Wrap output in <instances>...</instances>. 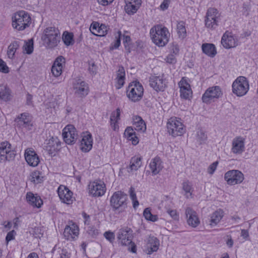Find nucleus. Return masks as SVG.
<instances>
[{
	"instance_id": "f257e3e1",
	"label": "nucleus",
	"mask_w": 258,
	"mask_h": 258,
	"mask_svg": "<svg viewBox=\"0 0 258 258\" xmlns=\"http://www.w3.org/2000/svg\"><path fill=\"white\" fill-rule=\"evenodd\" d=\"M150 33L153 42L158 46H164L169 41L168 29L162 25L155 26L151 29Z\"/></svg>"
},
{
	"instance_id": "f03ea898",
	"label": "nucleus",
	"mask_w": 258,
	"mask_h": 258,
	"mask_svg": "<svg viewBox=\"0 0 258 258\" xmlns=\"http://www.w3.org/2000/svg\"><path fill=\"white\" fill-rule=\"evenodd\" d=\"M42 37L44 44L48 48L56 46L60 40V33L57 28L54 27L46 28Z\"/></svg>"
},
{
	"instance_id": "7ed1b4c3",
	"label": "nucleus",
	"mask_w": 258,
	"mask_h": 258,
	"mask_svg": "<svg viewBox=\"0 0 258 258\" xmlns=\"http://www.w3.org/2000/svg\"><path fill=\"white\" fill-rule=\"evenodd\" d=\"M127 195L122 191L114 192L110 199V206L113 211L123 212L127 206Z\"/></svg>"
},
{
	"instance_id": "20e7f679",
	"label": "nucleus",
	"mask_w": 258,
	"mask_h": 258,
	"mask_svg": "<svg viewBox=\"0 0 258 258\" xmlns=\"http://www.w3.org/2000/svg\"><path fill=\"white\" fill-rule=\"evenodd\" d=\"M31 21L29 14L24 11H20L13 16L12 26L14 29L22 31L30 26Z\"/></svg>"
},
{
	"instance_id": "39448f33",
	"label": "nucleus",
	"mask_w": 258,
	"mask_h": 258,
	"mask_svg": "<svg viewBox=\"0 0 258 258\" xmlns=\"http://www.w3.org/2000/svg\"><path fill=\"white\" fill-rule=\"evenodd\" d=\"M144 93V88L142 84L138 81H133L130 83L126 89V95L133 102L141 100Z\"/></svg>"
},
{
	"instance_id": "423d86ee",
	"label": "nucleus",
	"mask_w": 258,
	"mask_h": 258,
	"mask_svg": "<svg viewBox=\"0 0 258 258\" xmlns=\"http://www.w3.org/2000/svg\"><path fill=\"white\" fill-rule=\"evenodd\" d=\"M232 87L233 93L238 97H241L249 90L248 81L245 77L239 76L233 82Z\"/></svg>"
},
{
	"instance_id": "0eeeda50",
	"label": "nucleus",
	"mask_w": 258,
	"mask_h": 258,
	"mask_svg": "<svg viewBox=\"0 0 258 258\" xmlns=\"http://www.w3.org/2000/svg\"><path fill=\"white\" fill-rule=\"evenodd\" d=\"M132 231L130 228L120 229L118 233L117 238L121 245L128 246V250L133 253L136 252V246L132 242Z\"/></svg>"
},
{
	"instance_id": "6e6552de",
	"label": "nucleus",
	"mask_w": 258,
	"mask_h": 258,
	"mask_svg": "<svg viewBox=\"0 0 258 258\" xmlns=\"http://www.w3.org/2000/svg\"><path fill=\"white\" fill-rule=\"evenodd\" d=\"M167 128L169 135L173 137L181 136L185 132L183 124L176 117H171L168 119Z\"/></svg>"
},
{
	"instance_id": "1a4fd4ad",
	"label": "nucleus",
	"mask_w": 258,
	"mask_h": 258,
	"mask_svg": "<svg viewBox=\"0 0 258 258\" xmlns=\"http://www.w3.org/2000/svg\"><path fill=\"white\" fill-rule=\"evenodd\" d=\"M220 14L215 8H211L208 10L205 20V26L208 28L215 29L218 26Z\"/></svg>"
},
{
	"instance_id": "9d476101",
	"label": "nucleus",
	"mask_w": 258,
	"mask_h": 258,
	"mask_svg": "<svg viewBox=\"0 0 258 258\" xmlns=\"http://www.w3.org/2000/svg\"><path fill=\"white\" fill-rule=\"evenodd\" d=\"M223 93L221 88L215 86L208 88L202 96L203 102L210 104L215 99H218L222 96Z\"/></svg>"
},
{
	"instance_id": "9b49d317",
	"label": "nucleus",
	"mask_w": 258,
	"mask_h": 258,
	"mask_svg": "<svg viewBox=\"0 0 258 258\" xmlns=\"http://www.w3.org/2000/svg\"><path fill=\"white\" fill-rule=\"evenodd\" d=\"M224 179L228 185H234L243 181L244 175L238 170H231L225 173Z\"/></svg>"
},
{
	"instance_id": "f8f14e48",
	"label": "nucleus",
	"mask_w": 258,
	"mask_h": 258,
	"mask_svg": "<svg viewBox=\"0 0 258 258\" xmlns=\"http://www.w3.org/2000/svg\"><path fill=\"white\" fill-rule=\"evenodd\" d=\"M75 94L79 97H84L89 93L88 84L81 78H75L73 81Z\"/></svg>"
},
{
	"instance_id": "ddd939ff",
	"label": "nucleus",
	"mask_w": 258,
	"mask_h": 258,
	"mask_svg": "<svg viewBox=\"0 0 258 258\" xmlns=\"http://www.w3.org/2000/svg\"><path fill=\"white\" fill-rule=\"evenodd\" d=\"M15 154L11 149V145L8 142H4L0 144V162H5L14 158Z\"/></svg>"
},
{
	"instance_id": "4468645a",
	"label": "nucleus",
	"mask_w": 258,
	"mask_h": 258,
	"mask_svg": "<svg viewBox=\"0 0 258 258\" xmlns=\"http://www.w3.org/2000/svg\"><path fill=\"white\" fill-rule=\"evenodd\" d=\"M62 136L64 142L68 144H73L78 139L77 130L73 125L69 124L63 130Z\"/></svg>"
},
{
	"instance_id": "2eb2a0df",
	"label": "nucleus",
	"mask_w": 258,
	"mask_h": 258,
	"mask_svg": "<svg viewBox=\"0 0 258 258\" xmlns=\"http://www.w3.org/2000/svg\"><path fill=\"white\" fill-rule=\"evenodd\" d=\"M221 44L226 49L234 48L238 45V39L231 32L226 31L222 37Z\"/></svg>"
},
{
	"instance_id": "dca6fc26",
	"label": "nucleus",
	"mask_w": 258,
	"mask_h": 258,
	"mask_svg": "<svg viewBox=\"0 0 258 258\" xmlns=\"http://www.w3.org/2000/svg\"><path fill=\"white\" fill-rule=\"evenodd\" d=\"M57 193L62 202L70 204L73 202V192L66 186L60 185L57 189Z\"/></svg>"
},
{
	"instance_id": "f3484780",
	"label": "nucleus",
	"mask_w": 258,
	"mask_h": 258,
	"mask_svg": "<svg viewBox=\"0 0 258 258\" xmlns=\"http://www.w3.org/2000/svg\"><path fill=\"white\" fill-rule=\"evenodd\" d=\"M89 193L94 197H100L105 192V185L103 182L94 181L89 184Z\"/></svg>"
},
{
	"instance_id": "a211bd4d",
	"label": "nucleus",
	"mask_w": 258,
	"mask_h": 258,
	"mask_svg": "<svg viewBox=\"0 0 258 258\" xmlns=\"http://www.w3.org/2000/svg\"><path fill=\"white\" fill-rule=\"evenodd\" d=\"M245 150V139L241 136L233 139L232 142L231 152L236 155L241 154Z\"/></svg>"
},
{
	"instance_id": "6ab92c4d",
	"label": "nucleus",
	"mask_w": 258,
	"mask_h": 258,
	"mask_svg": "<svg viewBox=\"0 0 258 258\" xmlns=\"http://www.w3.org/2000/svg\"><path fill=\"white\" fill-rule=\"evenodd\" d=\"M25 158L28 164L32 167L37 166L40 162L38 155L32 148H28L25 151Z\"/></svg>"
},
{
	"instance_id": "aec40b11",
	"label": "nucleus",
	"mask_w": 258,
	"mask_h": 258,
	"mask_svg": "<svg viewBox=\"0 0 258 258\" xmlns=\"http://www.w3.org/2000/svg\"><path fill=\"white\" fill-rule=\"evenodd\" d=\"M20 126L30 130L32 126V117L28 113L24 112L18 115L15 120Z\"/></svg>"
},
{
	"instance_id": "412c9836",
	"label": "nucleus",
	"mask_w": 258,
	"mask_h": 258,
	"mask_svg": "<svg viewBox=\"0 0 258 258\" xmlns=\"http://www.w3.org/2000/svg\"><path fill=\"white\" fill-rule=\"evenodd\" d=\"M80 143L82 151L84 152H89L92 148L93 139L91 134L88 132L83 133Z\"/></svg>"
},
{
	"instance_id": "4be33fe9",
	"label": "nucleus",
	"mask_w": 258,
	"mask_h": 258,
	"mask_svg": "<svg viewBox=\"0 0 258 258\" xmlns=\"http://www.w3.org/2000/svg\"><path fill=\"white\" fill-rule=\"evenodd\" d=\"M150 85L156 91H163L166 87L165 81L160 76H152L149 80Z\"/></svg>"
},
{
	"instance_id": "5701e85b",
	"label": "nucleus",
	"mask_w": 258,
	"mask_h": 258,
	"mask_svg": "<svg viewBox=\"0 0 258 258\" xmlns=\"http://www.w3.org/2000/svg\"><path fill=\"white\" fill-rule=\"evenodd\" d=\"M185 215L187 218L188 224L192 227H196L200 224V220L197 216V213L190 208H187L185 210Z\"/></svg>"
},
{
	"instance_id": "b1692460",
	"label": "nucleus",
	"mask_w": 258,
	"mask_h": 258,
	"mask_svg": "<svg viewBox=\"0 0 258 258\" xmlns=\"http://www.w3.org/2000/svg\"><path fill=\"white\" fill-rule=\"evenodd\" d=\"M79 234V228L75 224L67 226L64 230L63 235L67 240H73Z\"/></svg>"
},
{
	"instance_id": "393cba45",
	"label": "nucleus",
	"mask_w": 258,
	"mask_h": 258,
	"mask_svg": "<svg viewBox=\"0 0 258 258\" xmlns=\"http://www.w3.org/2000/svg\"><path fill=\"white\" fill-rule=\"evenodd\" d=\"M179 86L181 98L187 99L192 96L190 85L185 80L182 79L179 83Z\"/></svg>"
},
{
	"instance_id": "a878e982",
	"label": "nucleus",
	"mask_w": 258,
	"mask_h": 258,
	"mask_svg": "<svg viewBox=\"0 0 258 258\" xmlns=\"http://www.w3.org/2000/svg\"><path fill=\"white\" fill-rule=\"evenodd\" d=\"M65 59L59 56L55 59L51 67V73L55 77H59L62 73V63H64Z\"/></svg>"
},
{
	"instance_id": "bb28decb",
	"label": "nucleus",
	"mask_w": 258,
	"mask_h": 258,
	"mask_svg": "<svg viewBox=\"0 0 258 258\" xmlns=\"http://www.w3.org/2000/svg\"><path fill=\"white\" fill-rule=\"evenodd\" d=\"M153 175L158 174L163 168L162 162L158 157L153 159L149 165Z\"/></svg>"
},
{
	"instance_id": "cd10ccee",
	"label": "nucleus",
	"mask_w": 258,
	"mask_h": 258,
	"mask_svg": "<svg viewBox=\"0 0 258 258\" xmlns=\"http://www.w3.org/2000/svg\"><path fill=\"white\" fill-rule=\"evenodd\" d=\"M159 245L158 239L154 236H150L147 244V254H151L152 252L157 251Z\"/></svg>"
},
{
	"instance_id": "c85d7f7f",
	"label": "nucleus",
	"mask_w": 258,
	"mask_h": 258,
	"mask_svg": "<svg viewBox=\"0 0 258 258\" xmlns=\"http://www.w3.org/2000/svg\"><path fill=\"white\" fill-rule=\"evenodd\" d=\"M26 199L29 204L34 207L40 208L43 204L42 200L39 196H35L31 192L27 194Z\"/></svg>"
},
{
	"instance_id": "c756f323",
	"label": "nucleus",
	"mask_w": 258,
	"mask_h": 258,
	"mask_svg": "<svg viewBox=\"0 0 258 258\" xmlns=\"http://www.w3.org/2000/svg\"><path fill=\"white\" fill-rule=\"evenodd\" d=\"M133 125L135 130L144 133L146 130V125L144 120L139 116H136L133 118Z\"/></svg>"
},
{
	"instance_id": "7c9ffc66",
	"label": "nucleus",
	"mask_w": 258,
	"mask_h": 258,
	"mask_svg": "<svg viewBox=\"0 0 258 258\" xmlns=\"http://www.w3.org/2000/svg\"><path fill=\"white\" fill-rule=\"evenodd\" d=\"M203 52L211 57H214L217 54L215 45L212 43H204L202 45Z\"/></svg>"
},
{
	"instance_id": "2f4dec72",
	"label": "nucleus",
	"mask_w": 258,
	"mask_h": 258,
	"mask_svg": "<svg viewBox=\"0 0 258 258\" xmlns=\"http://www.w3.org/2000/svg\"><path fill=\"white\" fill-rule=\"evenodd\" d=\"M125 79V70L123 67L120 66L117 71L116 74V87L119 89L121 88L124 85Z\"/></svg>"
},
{
	"instance_id": "473e14b6",
	"label": "nucleus",
	"mask_w": 258,
	"mask_h": 258,
	"mask_svg": "<svg viewBox=\"0 0 258 258\" xmlns=\"http://www.w3.org/2000/svg\"><path fill=\"white\" fill-rule=\"evenodd\" d=\"M224 216L223 211L219 209L214 212L211 216L210 225L212 226L216 225Z\"/></svg>"
},
{
	"instance_id": "72a5a7b5",
	"label": "nucleus",
	"mask_w": 258,
	"mask_h": 258,
	"mask_svg": "<svg viewBox=\"0 0 258 258\" xmlns=\"http://www.w3.org/2000/svg\"><path fill=\"white\" fill-rule=\"evenodd\" d=\"M11 91L7 86H0V99L4 101H8L11 99Z\"/></svg>"
},
{
	"instance_id": "f704fd0d",
	"label": "nucleus",
	"mask_w": 258,
	"mask_h": 258,
	"mask_svg": "<svg viewBox=\"0 0 258 258\" xmlns=\"http://www.w3.org/2000/svg\"><path fill=\"white\" fill-rule=\"evenodd\" d=\"M124 135L128 140L132 141L133 145H136L139 143V139L132 127L129 126L125 129Z\"/></svg>"
},
{
	"instance_id": "c9c22d12",
	"label": "nucleus",
	"mask_w": 258,
	"mask_h": 258,
	"mask_svg": "<svg viewBox=\"0 0 258 258\" xmlns=\"http://www.w3.org/2000/svg\"><path fill=\"white\" fill-rule=\"evenodd\" d=\"M59 145L58 139L56 138L52 137L48 141L46 148L50 153H52L57 149Z\"/></svg>"
},
{
	"instance_id": "e433bc0d",
	"label": "nucleus",
	"mask_w": 258,
	"mask_h": 258,
	"mask_svg": "<svg viewBox=\"0 0 258 258\" xmlns=\"http://www.w3.org/2000/svg\"><path fill=\"white\" fill-rule=\"evenodd\" d=\"M182 187L184 191V195L186 198L192 197V192L194 190L191 182L188 180L184 181L182 184Z\"/></svg>"
},
{
	"instance_id": "4c0bfd02",
	"label": "nucleus",
	"mask_w": 258,
	"mask_h": 258,
	"mask_svg": "<svg viewBox=\"0 0 258 258\" xmlns=\"http://www.w3.org/2000/svg\"><path fill=\"white\" fill-rule=\"evenodd\" d=\"M142 165V158L141 157L134 156L130 160L129 169L131 171H137Z\"/></svg>"
},
{
	"instance_id": "58836bf2",
	"label": "nucleus",
	"mask_w": 258,
	"mask_h": 258,
	"mask_svg": "<svg viewBox=\"0 0 258 258\" xmlns=\"http://www.w3.org/2000/svg\"><path fill=\"white\" fill-rule=\"evenodd\" d=\"M120 110L119 108H117L115 111L112 112L110 117V124L113 128V130H115L118 125L116 124L118 120L120 119Z\"/></svg>"
},
{
	"instance_id": "ea45409f",
	"label": "nucleus",
	"mask_w": 258,
	"mask_h": 258,
	"mask_svg": "<svg viewBox=\"0 0 258 258\" xmlns=\"http://www.w3.org/2000/svg\"><path fill=\"white\" fill-rule=\"evenodd\" d=\"M20 46V42L15 41L12 42L8 46L7 55L9 58L13 59L17 49Z\"/></svg>"
},
{
	"instance_id": "a19ab883",
	"label": "nucleus",
	"mask_w": 258,
	"mask_h": 258,
	"mask_svg": "<svg viewBox=\"0 0 258 258\" xmlns=\"http://www.w3.org/2000/svg\"><path fill=\"white\" fill-rule=\"evenodd\" d=\"M207 140V135L202 129H198L196 134V140L199 145L205 143Z\"/></svg>"
},
{
	"instance_id": "79ce46f5",
	"label": "nucleus",
	"mask_w": 258,
	"mask_h": 258,
	"mask_svg": "<svg viewBox=\"0 0 258 258\" xmlns=\"http://www.w3.org/2000/svg\"><path fill=\"white\" fill-rule=\"evenodd\" d=\"M31 181L35 184L41 183L44 179L43 173L38 171L35 170L31 173Z\"/></svg>"
},
{
	"instance_id": "37998d69",
	"label": "nucleus",
	"mask_w": 258,
	"mask_h": 258,
	"mask_svg": "<svg viewBox=\"0 0 258 258\" xmlns=\"http://www.w3.org/2000/svg\"><path fill=\"white\" fill-rule=\"evenodd\" d=\"M177 32L179 38L183 39L186 36V30L185 23L183 21L178 22L176 26Z\"/></svg>"
},
{
	"instance_id": "c03bdc74",
	"label": "nucleus",
	"mask_w": 258,
	"mask_h": 258,
	"mask_svg": "<svg viewBox=\"0 0 258 258\" xmlns=\"http://www.w3.org/2000/svg\"><path fill=\"white\" fill-rule=\"evenodd\" d=\"M73 34L65 31L62 35V40L67 46L72 45L74 44Z\"/></svg>"
},
{
	"instance_id": "a18cd8bd",
	"label": "nucleus",
	"mask_w": 258,
	"mask_h": 258,
	"mask_svg": "<svg viewBox=\"0 0 258 258\" xmlns=\"http://www.w3.org/2000/svg\"><path fill=\"white\" fill-rule=\"evenodd\" d=\"M125 6V12L129 15H133L136 13L138 9L139 8L140 6L132 5L131 4V2H128V1H126Z\"/></svg>"
},
{
	"instance_id": "49530a36",
	"label": "nucleus",
	"mask_w": 258,
	"mask_h": 258,
	"mask_svg": "<svg viewBox=\"0 0 258 258\" xmlns=\"http://www.w3.org/2000/svg\"><path fill=\"white\" fill-rule=\"evenodd\" d=\"M143 215L145 219L152 222L156 221L158 219V217L156 215H153L151 212L150 208H146L143 212Z\"/></svg>"
},
{
	"instance_id": "de8ad7c7",
	"label": "nucleus",
	"mask_w": 258,
	"mask_h": 258,
	"mask_svg": "<svg viewBox=\"0 0 258 258\" xmlns=\"http://www.w3.org/2000/svg\"><path fill=\"white\" fill-rule=\"evenodd\" d=\"M24 50L28 54H31L33 51V41L32 39L28 40V41L25 42L23 46Z\"/></svg>"
},
{
	"instance_id": "09e8293b",
	"label": "nucleus",
	"mask_w": 258,
	"mask_h": 258,
	"mask_svg": "<svg viewBox=\"0 0 258 258\" xmlns=\"http://www.w3.org/2000/svg\"><path fill=\"white\" fill-rule=\"evenodd\" d=\"M117 34V36H115L116 40L112 44H111V46H110V49L111 50L118 48L120 45V38L121 36V33L120 31H118Z\"/></svg>"
},
{
	"instance_id": "8fccbe9b",
	"label": "nucleus",
	"mask_w": 258,
	"mask_h": 258,
	"mask_svg": "<svg viewBox=\"0 0 258 258\" xmlns=\"http://www.w3.org/2000/svg\"><path fill=\"white\" fill-rule=\"evenodd\" d=\"M99 23L96 22H94L91 24L90 27V30L93 34L98 36L97 33H98L99 30Z\"/></svg>"
},
{
	"instance_id": "3c124183",
	"label": "nucleus",
	"mask_w": 258,
	"mask_h": 258,
	"mask_svg": "<svg viewBox=\"0 0 258 258\" xmlns=\"http://www.w3.org/2000/svg\"><path fill=\"white\" fill-rule=\"evenodd\" d=\"M98 30V33H97L98 36H103L107 34L108 28L105 24H101L100 25H99Z\"/></svg>"
},
{
	"instance_id": "603ef678",
	"label": "nucleus",
	"mask_w": 258,
	"mask_h": 258,
	"mask_svg": "<svg viewBox=\"0 0 258 258\" xmlns=\"http://www.w3.org/2000/svg\"><path fill=\"white\" fill-rule=\"evenodd\" d=\"M0 72L4 73H8L9 69L7 66L6 63L1 58H0Z\"/></svg>"
},
{
	"instance_id": "864d4df0",
	"label": "nucleus",
	"mask_w": 258,
	"mask_h": 258,
	"mask_svg": "<svg viewBox=\"0 0 258 258\" xmlns=\"http://www.w3.org/2000/svg\"><path fill=\"white\" fill-rule=\"evenodd\" d=\"M123 43H124L125 48L126 50H127V52L130 53L131 52L130 48L129 46L128 43L131 41V37L129 36H125L123 35Z\"/></svg>"
},
{
	"instance_id": "5fc2aeb1",
	"label": "nucleus",
	"mask_w": 258,
	"mask_h": 258,
	"mask_svg": "<svg viewBox=\"0 0 258 258\" xmlns=\"http://www.w3.org/2000/svg\"><path fill=\"white\" fill-rule=\"evenodd\" d=\"M174 54L170 53L165 58V60L169 63H175L176 62V58Z\"/></svg>"
},
{
	"instance_id": "6e6d98bb",
	"label": "nucleus",
	"mask_w": 258,
	"mask_h": 258,
	"mask_svg": "<svg viewBox=\"0 0 258 258\" xmlns=\"http://www.w3.org/2000/svg\"><path fill=\"white\" fill-rule=\"evenodd\" d=\"M179 47L176 43H173L171 46V53L177 55L179 53Z\"/></svg>"
},
{
	"instance_id": "4d7b16f0",
	"label": "nucleus",
	"mask_w": 258,
	"mask_h": 258,
	"mask_svg": "<svg viewBox=\"0 0 258 258\" xmlns=\"http://www.w3.org/2000/svg\"><path fill=\"white\" fill-rule=\"evenodd\" d=\"M217 164V162H215L211 164L208 168V172L210 174H212L216 169Z\"/></svg>"
},
{
	"instance_id": "13d9d810",
	"label": "nucleus",
	"mask_w": 258,
	"mask_h": 258,
	"mask_svg": "<svg viewBox=\"0 0 258 258\" xmlns=\"http://www.w3.org/2000/svg\"><path fill=\"white\" fill-rule=\"evenodd\" d=\"M104 237L110 242H112L114 239V235L113 233L109 231L105 232L104 234Z\"/></svg>"
},
{
	"instance_id": "bf43d9fd",
	"label": "nucleus",
	"mask_w": 258,
	"mask_h": 258,
	"mask_svg": "<svg viewBox=\"0 0 258 258\" xmlns=\"http://www.w3.org/2000/svg\"><path fill=\"white\" fill-rule=\"evenodd\" d=\"M167 213L174 220H177L178 219V215L175 210L169 209L167 210Z\"/></svg>"
},
{
	"instance_id": "052dcab7",
	"label": "nucleus",
	"mask_w": 258,
	"mask_h": 258,
	"mask_svg": "<svg viewBox=\"0 0 258 258\" xmlns=\"http://www.w3.org/2000/svg\"><path fill=\"white\" fill-rule=\"evenodd\" d=\"M128 193L131 200L137 199L134 187L132 186L129 189Z\"/></svg>"
},
{
	"instance_id": "680f3d73",
	"label": "nucleus",
	"mask_w": 258,
	"mask_h": 258,
	"mask_svg": "<svg viewBox=\"0 0 258 258\" xmlns=\"http://www.w3.org/2000/svg\"><path fill=\"white\" fill-rule=\"evenodd\" d=\"M233 240L231 235H227L226 243L228 247L231 248L233 245Z\"/></svg>"
},
{
	"instance_id": "e2e57ef3",
	"label": "nucleus",
	"mask_w": 258,
	"mask_h": 258,
	"mask_svg": "<svg viewBox=\"0 0 258 258\" xmlns=\"http://www.w3.org/2000/svg\"><path fill=\"white\" fill-rule=\"evenodd\" d=\"M90 73L92 75H95L97 72V67L94 63L90 65L88 68Z\"/></svg>"
},
{
	"instance_id": "0e129e2a",
	"label": "nucleus",
	"mask_w": 258,
	"mask_h": 258,
	"mask_svg": "<svg viewBox=\"0 0 258 258\" xmlns=\"http://www.w3.org/2000/svg\"><path fill=\"white\" fill-rule=\"evenodd\" d=\"M82 216L84 219V223L86 225H89L90 222V216L85 212L82 213Z\"/></svg>"
},
{
	"instance_id": "69168bd1",
	"label": "nucleus",
	"mask_w": 258,
	"mask_h": 258,
	"mask_svg": "<svg viewBox=\"0 0 258 258\" xmlns=\"http://www.w3.org/2000/svg\"><path fill=\"white\" fill-rule=\"evenodd\" d=\"M170 0H164L160 5V8L162 10L167 9L169 6Z\"/></svg>"
},
{
	"instance_id": "338daca9",
	"label": "nucleus",
	"mask_w": 258,
	"mask_h": 258,
	"mask_svg": "<svg viewBox=\"0 0 258 258\" xmlns=\"http://www.w3.org/2000/svg\"><path fill=\"white\" fill-rule=\"evenodd\" d=\"M15 233V231L14 230L9 232L6 237V240L8 242L9 241H11V240L13 239L14 238V233Z\"/></svg>"
},
{
	"instance_id": "774afa93",
	"label": "nucleus",
	"mask_w": 258,
	"mask_h": 258,
	"mask_svg": "<svg viewBox=\"0 0 258 258\" xmlns=\"http://www.w3.org/2000/svg\"><path fill=\"white\" fill-rule=\"evenodd\" d=\"M40 229L39 227H35L34 230V235L36 237H40V236L42 235L40 232Z\"/></svg>"
}]
</instances>
